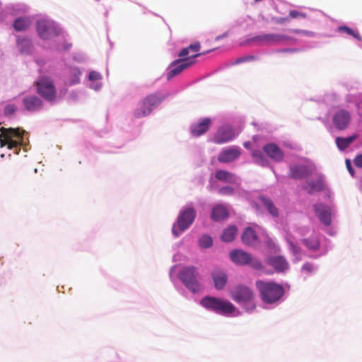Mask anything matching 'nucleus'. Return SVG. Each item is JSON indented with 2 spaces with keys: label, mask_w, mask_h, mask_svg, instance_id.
Returning a JSON list of instances; mask_svg holds the SVG:
<instances>
[{
  "label": "nucleus",
  "mask_w": 362,
  "mask_h": 362,
  "mask_svg": "<svg viewBox=\"0 0 362 362\" xmlns=\"http://www.w3.org/2000/svg\"><path fill=\"white\" fill-rule=\"evenodd\" d=\"M188 48L189 49V52H198L200 49V44L199 42L192 44L188 47Z\"/></svg>",
  "instance_id": "49"
},
{
  "label": "nucleus",
  "mask_w": 362,
  "mask_h": 362,
  "mask_svg": "<svg viewBox=\"0 0 362 362\" xmlns=\"http://www.w3.org/2000/svg\"><path fill=\"white\" fill-rule=\"evenodd\" d=\"M252 157L253 158L254 163L259 165H261L262 167L269 165V162L268 159L264 156V153L259 149L254 150L252 152Z\"/></svg>",
  "instance_id": "35"
},
{
  "label": "nucleus",
  "mask_w": 362,
  "mask_h": 362,
  "mask_svg": "<svg viewBox=\"0 0 362 362\" xmlns=\"http://www.w3.org/2000/svg\"><path fill=\"white\" fill-rule=\"evenodd\" d=\"M260 202L262 206L269 212V214L273 216H276L278 215V210L274 206L272 202L265 197H260L259 198Z\"/></svg>",
  "instance_id": "38"
},
{
  "label": "nucleus",
  "mask_w": 362,
  "mask_h": 362,
  "mask_svg": "<svg viewBox=\"0 0 362 362\" xmlns=\"http://www.w3.org/2000/svg\"><path fill=\"white\" fill-rule=\"evenodd\" d=\"M16 110V106L14 104H8L4 107V114L7 116L13 115Z\"/></svg>",
  "instance_id": "46"
},
{
  "label": "nucleus",
  "mask_w": 362,
  "mask_h": 362,
  "mask_svg": "<svg viewBox=\"0 0 362 362\" xmlns=\"http://www.w3.org/2000/svg\"><path fill=\"white\" fill-rule=\"evenodd\" d=\"M211 120L209 118H200L192 123L189 127L190 134L194 137H199L205 134L209 129Z\"/></svg>",
  "instance_id": "18"
},
{
  "label": "nucleus",
  "mask_w": 362,
  "mask_h": 362,
  "mask_svg": "<svg viewBox=\"0 0 362 362\" xmlns=\"http://www.w3.org/2000/svg\"><path fill=\"white\" fill-rule=\"evenodd\" d=\"M333 127L337 130H344L351 123V115L349 111L344 108H334L329 112Z\"/></svg>",
  "instance_id": "11"
},
{
  "label": "nucleus",
  "mask_w": 362,
  "mask_h": 362,
  "mask_svg": "<svg viewBox=\"0 0 362 362\" xmlns=\"http://www.w3.org/2000/svg\"><path fill=\"white\" fill-rule=\"evenodd\" d=\"M212 181H213V179H212V178H211V179H210V182L211 183V182H212Z\"/></svg>",
  "instance_id": "63"
},
{
  "label": "nucleus",
  "mask_w": 362,
  "mask_h": 362,
  "mask_svg": "<svg viewBox=\"0 0 362 362\" xmlns=\"http://www.w3.org/2000/svg\"><path fill=\"white\" fill-rule=\"evenodd\" d=\"M324 187V177L320 174H315L313 180H308L303 187L308 193L311 194L322 190Z\"/></svg>",
  "instance_id": "24"
},
{
  "label": "nucleus",
  "mask_w": 362,
  "mask_h": 362,
  "mask_svg": "<svg viewBox=\"0 0 362 362\" xmlns=\"http://www.w3.org/2000/svg\"><path fill=\"white\" fill-rule=\"evenodd\" d=\"M73 59L77 62H83L86 59V57L83 54L75 53L73 55Z\"/></svg>",
  "instance_id": "47"
},
{
  "label": "nucleus",
  "mask_w": 362,
  "mask_h": 362,
  "mask_svg": "<svg viewBox=\"0 0 362 362\" xmlns=\"http://www.w3.org/2000/svg\"><path fill=\"white\" fill-rule=\"evenodd\" d=\"M23 104L25 110L30 112H38L42 108V101L35 95H25Z\"/></svg>",
  "instance_id": "23"
},
{
  "label": "nucleus",
  "mask_w": 362,
  "mask_h": 362,
  "mask_svg": "<svg viewBox=\"0 0 362 362\" xmlns=\"http://www.w3.org/2000/svg\"><path fill=\"white\" fill-rule=\"evenodd\" d=\"M237 228L230 226L226 228L221 235V240L224 242H231L237 235Z\"/></svg>",
  "instance_id": "37"
},
{
  "label": "nucleus",
  "mask_w": 362,
  "mask_h": 362,
  "mask_svg": "<svg viewBox=\"0 0 362 362\" xmlns=\"http://www.w3.org/2000/svg\"><path fill=\"white\" fill-rule=\"evenodd\" d=\"M16 46L21 55H32L35 50L33 41L28 35H16Z\"/></svg>",
  "instance_id": "15"
},
{
  "label": "nucleus",
  "mask_w": 362,
  "mask_h": 362,
  "mask_svg": "<svg viewBox=\"0 0 362 362\" xmlns=\"http://www.w3.org/2000/svg\"><path fill=\"white\" fill-rule=\"evenodd\" d=\"M336 32L344 38H353L357 41L358 47L362 48V36L356 28H351L346 25H341L337 28Z\"/></svg>",
  "instance_id": "17"
},
{
  "label": "nucleus",
  "mask_w": 362,
  "mask_h": 362,
  "mask_svg": "<svg viewBox=\"0 0 362 362\" xmlns=\"http://www.w3.org/2000/svg\"><path fill=\"white\" fill-rule=\"evenodd\" d=\"M307 231H308V228H303L300 229L298 233H300V235H303L305 234V233Z\"/></svg>",
  "instance_id": "56"
},
{
  "label": "nucleus",
  "mask_w": 362,
  "mask_h": 362,
  "mask_svg": "<svg viewBox=\"0 0 362 362\" xmlns=\"http://www.w3.org/2000/svg\"><path fill=\"white\" fill-rule=\"evenodd\" d=\"M237 136L238 134L235 133L232 125L225 123L218 127L212 141L216 144H221L233 140Z\"/></svg>",
  "instance_id": "14"
},
{
  "label": "nucleus",
  "mask_w": 362,
  "mask_h": 362,
  "mask_svg": "<svg viewBox=\"0 0 362 362\" xmlns=\"http://www.w3.org/2000/svg\"><path fill=\"white\" fill-rule=\"evenodd\" d=\"M35 61L39 66H43L45 64V61L42 59L37 58Z\"/></svg>",
  "instance_id": "55"
},
{
  "label": "nucleus",
  "mask_w": 362,
  "mask_h": 362,
  "mask_svg": "<svg viewBox=\"0 0 362 362\" xmlns=\"http://www.w3.org/2000/svg\"><path fill=\"white\" fill-rule=\"evenodd\" d=\"M361 184H362V179H361Z\"/></svg>",
  "instance_id": "64"
},
{
  "label": "nucleus",
  "mask_w": 362,
  "mask_h": 362,
  "mask_svg": "<svg viewBox=\"0 0 362 362\" xmlns=\"http://www.w3.org/2000/svg\"><path fill=\"white\" fill-rule=\"evenodd\" d=\"M200 305L208 310L227 317L235 316V313H238L236 308L230 302L212 296L204 297L200 301Z\"/></svg>",
  "instance_id": "6"
},
{
  "label": "nucleus",
  "mask_w": 362,
  "mask_h": 362,
  "mask_svg": "<svg viewBox=\"0 0 362 362\" xmlns=\"http://www.w3.org/2000/svg\"><path fill=\"white\" fill-rule=\"evenodd\" d=\"M177 268V265L172 267L169 272V276L179 293L187 298V293L185 290L177 285V279H178L185 287L193 294L199 293L204 289V286L201 282L200 275L197 267L194 266L182 267L178 270L176 276L175 272Z\"/></svg>",
  "instance_id": "2"
},
{
  "label": "nucleus",
  "mask_w": 362,
  "mask_h": 362,
  "mask_svg": "<svg viewBox=\"0 0 362 362\" xmlns=\"http://www.w3.org/2000/svg\"><path fill=\"white\" fill-rule=\"evenodd\" d=\"M189 53V49L187 47L183 48L179 53L178 56L182 59H185V57L187 56Z\"/></svg>",
  "instance_id": "52"
},
{
  "label": "nucleus",
  "mask_w": 362,
  "mask_h": 362,
  "mask_svg": "<svg viewBox=\"0 0 362 362\" xmlns=\"http://www.w3.org/2000/svg\"><path fill=\"white\" fill-rule=\"evenodd\" d=\"M212 278L216 289H222L227 282V275L219 269H216L212 272Z\"/></svg>",
  "instance_id": "33"
},
{
  "label": "nucleus",
  "mask_w": 362,
  "mask_h": 362,
  "mask_svg": "<svg viewBox=\"0 0 362 362\" xmlns=\"http://www.w3.org/2000/svg\"><path fill=\"white\" fill-rule=\"evenodd\" d=\"M234 189L230 186L222 187L218 189V192L223 195H231L233 194Z\"/></svg>",
  "instance_id": "45"
},
{
  "label": "nucleus",
  "mask_w": 362,
  "mask_h": 362,
  "mask_svg": "<svg viewBox=\"0 0 362 362\" xmlns=\"http://www.w3.org/2000/svg\"><path fill=\"white\" fill-rule=\"evenodd\" d=\"M247 264H249L251 267L258 271H262L263 269V266L261 262L256 258H252L251 256L250 260V262H248Z\"/></svg>",
  "instance_id": "43"
},
{
  "label": "nucleus",
  "mask_w": 362,
  "mask_h": 362,
  "mask_svg": "<svg viewBox=\"0 0 362 362\" xmlns=\"http://www.w3.org/2000/svg\"><path fill=\"white\" fill-rule=\"evenodd\" d=\"M266 263L272 267L276 273H285L289 269L288 262L283 256L267 257Z\"/></svg>",
  "instance_id": "20"
},
{
  "label": "nucleus",
  "mask_w": 362,
  "mask_h": 362,
  "mask_svg": "<svg viewBox=\"0 0 362 362\" xmlns=\"http://www.w3.org/2000/svg\"><path fill=\"white\" fill-rule=\"evenodd\" d=\"M241 154V149L239 146H233L223 148L218 156L221 163H227L236 160Z\"/></svg>",
  "instance_id": "19"
},
{
  "label": "nucleus",
  "mask_w": 362,
  "mask_h": 362,
  "mask_svg": "<svg viewBox=\"0 0 362 362\" xmlns=\"http://www.w3.org/2000/svg\"><path fill=\"white\" fill-rule=\"evenodd\" d=\"M37 93L47 101L55 102L57 99L56 88L53 81L47 76H41L37 81Z\"/></svg>",
  "instance_id": "12"
},
{
  "label": "nucleus",
  "mask_w": 362,
  "mask_h": 362,
  "mask_svg": "<svg viewBox=\"0 0 362 362\" xmlns=\"http://www.w3.org/2000/svg\"><path fill=\"white\" fill-rule=\"evenodd\" d=\"M289 176L294 179H301L313 175L315 167L312 161L300 158L297 163L290 165Z\"/></svg>",
  "instance_id": "10"
},
{
  "label": "nucleus",
  "mask_w": 362,
  "mask_h": 362,
  "mask_svg": "<svg viewBox=\"0 0 362 362\" xmlns=\"http://www.w3.org/2000/svg\"><path fill=\"white\" fill-rule=\"evenodd\" d=\"M35 32L44 42V48L51 52H64L72 47L69 35L61 25L49 16H44L36 20Z\"/></svg>",
  "instance_id": "1"
},
{
  "label": "nucleus",
  "mask_w": 362,
  "mask_h": 362,
  "mask_svg": "<svg viewBox=\"0 0 362 362\" xmlns=\"http://www.w3.org/2000/svg\"><path fill=\"white\" fill-rule=\"evenodd\" d=\"M256 287L262 303V307L267 310L276 308L286 299V291L289 286L279 284L274 281L258 280Z\"/></svg>",
  "instance_id": "3"
},
{
  "label": "nucleus",
  "mask_w": 362,
  "mask_h": 362,
  "mask_svg": "<svg viewBox=\"0 0 362 362\" xmlns=\"http://www.w3.org/2000/svg\"><path fill=\"white\" fill-rule=\"evenodd\" d=\"M264 153L275 162H280L284 159V153L281 148L274 143H269L263 146Z\"/></svg>",
  "instance_id": "25"
},
{
  "label": "nucleus",
  "mask_w": 362,
  "mask_h": 362,
  "mask_svg": "<svg viewBox=\"0 0 362 362\" xmlns=\"http://www.w3.org/2000/svg\"><path fill=\"white\" fill-rule=\"evenodd\" d=\"M179 255L178 254H176L173 256V261H177V257Z\"/></svg>",
  "instance_id": "60"
},
{
  "label": "nucleus",
  "mask_w": 362,
  "mask_h": 362,
  "mask_svg": "<svg viewBox=\"0 0 362 362\" xmlns=\"http://www.w3.org/2000/svg\"><path fill=\"white\" fill-rule=\"evenodd\" d=\"M285 238L288 243V250L293 256V260L295 262L300 261L302 258L303 252L301 248L294 243L295 238L292 237L289 233H287Z\"/></svg>",
  "instance_id": "28"
},
{
  "label": "nucleus",
  "mask_w": 362,
  "mask_h": 362,
  "mask_svg": "<svg viewBox=\"0 0 362 362\" xmlns=\"http://www.w3.org/2000/svg\"><path fill=\"white\" fill-rule=\"evenodd\" d=\"M242 240L245 245L250 246L257 245L259 243L257 230L252 227L246 228L242 235Z\"/></svg>",
  "instance_id": "26"
},
{
  "label": "nucleus",
  "mask_w": 362,
  "mask_h": 362,
  "mask_svg": "<svg viewBox=\"0 0 362 362\" xmlns=\"http://www.w3.org/2000/svg\"><path fill=\"white\" fill-rule=\"evenodd\" d=\"M169 93H155L146 96L137 105L134 112L135 117L140 118L148 116L156 108L165 98Z\"/></svg>",
  "instance_id": "8"
},
{
  "label": "nucleus",
  "mask_w": 362,
  "mask_h": 362,
  "mask_svg": "<svg viewBox=\"0 0 362 362\" xmlns=\"http://www.w3.org/2000/svg\"><path fill=\"white\" fill-rule=\"evenodd\" d=\"M317 271V267L311 262L305 263L301 268V272L305 274L306 276H310Z\"/></svg>",
  "instance_id": "39"
},
{
  "label": "nucleus",
  "mask_w": 362,
  "mask_h": 362,
  "mask_svg": "<svg viewBox=\"0 0 362 362\" xmlns=\"http://www.w3.org/2000/svg\"><path fill=\"white\" fill-rule=\"evenodd\" d=\"M356 139V135L350 136L348 137H337L335 142L337 148L340 151H344Z\"/></svg>",
  "instance_id": "36"
},
{
  "label": "nucleus",
  "mask_w": 362,
  "mask_h": 362,
  "mask_svg": "<svg viewBox=\"0 0 362 362\" xmlns=\"http://www.w3.org/2000/svg\"><path fill=\"white\" fill-rule=\"evenodd\" d=\"M82 71L76 66H69L65 73L64 81L69 86L77 85L81 81Z\"/></svg>",
  "instance_id": "22"
},
{
  "label": "nucleus",
  "mask_w": 362,
  "mask_h": 362,
  "mask_svg": "<svg viewBox=\"0 0 362 362\" xmlns=\"http://www.w3.org/2000/svg\"><path fill=\"white\" fill-rule=\"evenodd\" d=\"M71 97L74 99H76V91H73L71 93Z\"/></svg>",
  "instance_id": "57"
},
{
  "label": "nucleus",
  "mask_w": 362,
  "mask_h": 362,
  "mask_svg": "<svg viewBox=\"0 0 362 362\" xmlns=\"http://www.w3.org/2000/svg\"><path fill=\"white\" fill-rule=\"evenodd\" d=\"M5 11L10 15L17 16L28 12L29 7L23 3L8 4L5 6Z\"/></svg>",
  "instance_id": "30"
},
{
  "label": "nucleus",
  "mask_w": 362,
  "mask_h": 362,
  "mask_svg": "<svg viewBox=\"0 0 362 362\" xmlns=\"http://www.w3.org/2000/svg\"><path fill=\"white\" fill-rule=\"evenodd\" d=\"M255 228H256V229H257V230H261V228H260L259 226H255Z\"/></svg>",
  "instance_id": "61"
},
{
  "label": "nucleus",
  "mask_w": 362,
  "mask_h": 362,
  "mask_svg": "<svg viewBox=\"0 0 362 362\" xmlns=\"http://www.w3.org/2000/svg\"><path fill=\"white\" fill-rule=\"evenodd\" d=\"M228 36V32H226L222 35L216 36L215 40H216V41H218V40H221V39L225 38Z\"/></svg>",
  "instance_id": "53"
},
{
  "label": "nucleus",
  "mask_w": 362,
  "mask_h": 362,
  "mask_svg": "<svg viewBox=\"0 0 362 362\" xmlns=\"http://www.w3.org/2000/svg\"><path fill=\"white\" fill-rule=\"evenodd\" d=\"M289 16L292 18H305L307 17L306 13L303 12H299L296 10H291L289 11Z\"/></svg>",
  "instance_id": "44"
},
{
  "label": "nucleus",
  "mask_w": 362,
  "mask_h": 362,
  "mask_svg": "<svg viewBox=\"0 0 362 362\" xmlns=\"http://www.w3.org/2000/svg\"><path fill=\"white\" fill-rule=\"evenodd\" d=\"M281 51L282 52H293L294 49H283Z\"/></svg>",
  "instance_id": "58"
},
{
  "label": "nucleus",
  "mask_w": 362,
  "mask_h": 362,
  "mask_svg": "<svg viewBox=\"0 0 362 362\" xmlns=\"http://www.w3.org/2000/svg\"><path fill=\"white\" fill-rule=\"evenodd\" d=\"M288 21V18H279L276 20V22L278 23H284L285 22Z\"/></svg>",
  "instance_id": "54"
},
{
  "label": "nucleus",
  "mask_w": 362,
  "mask_h": 362,
  "mask_svg": "<svg viewBox=\"0 0 362 362\" xmlns=\"http://www.w3.org/2000/svg\"><path fill=\"white\" fill-rule=\"evenodd\" d=\"M4 156H5V154H4V153L1 154V158H4Z\"/></svg>",
  "instance_id": "62"
},
{
  "label": "nucleus",
  "mask_w": 362,
  "mask_h": 362,
  "mask_svg": "<svg viewBox=\"0 0 362 362\" xmlns=\"http://www.w3.org/2000/svg\"><path fill=\"white\" fill-rule=\"evenodd\" d=\"M197 211L193 204L189 203L182 206L178 216L172 226V234L175 238L180 237L194 223Z\"/></svg>",
  "instance_id": "5"
},
{
  "label": "nucleus",
  "mask_w": 362,
  "mask_h": 362,
  "mask_svg": "<svg viewBox=\"0 0 362 362\" xmlns=\"http://www.w3.org/2000/svg\"><path fill=\"white\" fill-rule=\"evenodd\" d=\"M267 245L269 248H270L274 252L278 251V247L275 245L273 240L271 238H267Z\"/></svg>",
  "instance_id": "48"
},
{
  "label": "nucleus",
  "mask_w": 362,
  "mask_h": 362,
  "mask_svg": "<svg viewBox=\"0 0 362 362\" xmlns=\"http://www.w3.org/2000/svg\"><path fill=\"white\" fill-rule=\"evenodd\" d=\"M231 297L247 313H252L257 306L255 293L247 286L238 285L230 291Z\"/></svg>",
  "instance_id": "7"
},
{
  "label": "nucleus",
  "mask_w": 362,
  "mask_h": 362,
  "mask_svg": "<svg viewBox=\"0 0 362 362\" xmlns=\"http://www.w3.org/2000/svg\"><path fill=\"white\" fill-rule=\"evenodd\" d=\"M302 243L310 251H317L320 249V241L317 235H313L308 238L303 239Z\"/></svg>",
  "instance_id": "34"
},
{
  "label": "nucleus",
  "mask_w": 362,
  "mask_h": 362,
  "mask_svg": "<svg viewBox=\"0 0 362 362\" xmlns=\"http://www.w3.org/2000/svg\"><path fill=\"white\" fill-rule=\"evenodd\" d=\"M32 23L28 16H21L16 18L13 23V28L17 32H24L29 29Z\"/></svg>",
  "instance_id": "32"
},
{
  "label": "nucleus",
  "mask_w": 362,
  "mask_h": 362,
  "mask_svg": "<svg viewBox=\"0 0 362 362\" xmlns=\"http://www.w3.org/2000/svg\"><path fill=\"white\" fill-rule=\"evenodd\" d=\"M296 40L288 35L277 34V33H267L259 35L251 38L247 39L245 42H241V45L249 44L252 42H257L259 45L278 44L280 42H295Z\"/></svg>",
  "instance_id": "9"
},
{
  "label": "nucleus",
  "mask_w": 362,
  "mask_h": 362,
  "mask_svg": "<svg viewBox=\"0 0 362 362\" xmlns=\"http://www.w3.org/2000/svg\"><path fill=\"white\" fill-rule=\"evenodd\" d=\"M216 177L218 180L223 181L229 184L240 185V179L235 175L229 173L226 170H219L216 173Z\"/></svg>",
  "instance_id": "29"
},
{
  "label": "nucleus",
  "mask_w": 362,
  "mask_h": 362,
  "mask_svg": "<svg viewBox=\"0 0 362 362\" xmlns=\"http://www.w3.org/2000/svg\"><path fill=\"white\" fill-rule=\"evenodd\" d=\"M230 257L232 262L240 265L247 264L250 260V254L241 250H235L230 252Z\"/></svg>",
  "instance_id": "27"
},
{
  "label": "nucleus",
  "mask_w": 362,
  "mask_h": 362,
  "mask_svg": "<svg viewBox=\"0 0 362 362\" xmlns=\"http://www.w3.org/2000/svg\"><path fill=\"white\" fill-rule=\"evenodd\" d=\"M289 32L296 34H300L308 37H314L317 36L315 33L305 30L291 29Z\"/></svg>",
  "instance_id": "42"
},
{
  "label": "nucleus",
  "mask_w": 362,
  "mask_h": 362,
  "mask_svg": "<svg viewBox=\"0 0 362 362\" xmlns=\"http://www.w3.org/2000/svg\"><path fill=\"white\" fill-rule=\"evenodd\" d=\"M259 59V57L258 56H256V55H246V56L238 57L235 61L231 62L230 64L231 65H237V64H241V63L257 61Z\"/></svg>",
  "instance_id": "40"
},
{
  "label": "nucleus",
  "mask_w": 362,
  "mask_h": 362,
  "mask_svg": "<svg viewBox=\"0 0 362 362\" xmlns=\"http://www.w3.org/2000/svg\"><path fill=\"white\" fill-rule=\"evenodd\" d=\"M354 163L358 168H362V154L358 155L354 158Z\"/></svg>",
  "instance_id": "50"
},
{
  "label": "nucleus",
  "mask_w": 362,
  "mask_h": 362,
  "mask_svg": "<svg viewBox=\"0 0 362 362\" xmlns=\"http://www.w3.org/2000/svg\"><path fill=\"white\" fill-rule=\"evenodd\" d=\"M205 53H198L193 55L192 57H187L185 59H180L173 61L168 67L166 71V78L168 81L171 80L173 77L180 74L183 70L188 68L194 63V59Z\"/></svg>",
  "instance_id": "13"
},
{
  "label": "nucleus",
  "mask_w": 362,
  "mask_h": 362,
  "mask_svg": "<svg viewBox=\"0 0 362 362\" xmlns=\"http://www.w3.org/2000/svg\"><path fill=\"white\" fill-rule=\"evenodd\" d=\"M228 216V210L223 204H217L211 210V218L214 221H218Z\"/></svg>",
  "instance_id": "31"
},
{
  "label": "nucleus",
  "mask_w": 362,
  "mask_h": 362,
  "mask_svg": "<svg viewBox=\"0 0 362 362\" xmlns=\"http://www.w3.org/2000/svg\"><path fill=\"white\" fill-rule=\"evenodd\" d=\"M250 145V142H245L244 143V146L245 148H248V146Z\"/></svg>",
  "instance_id": "59"
},
{
  "label": "nucleus",
  "mask_w": 362,
  "mask_h": 362,
  "mask_svg": "<svg viewBox=\"0 0 362 362\" xmlns=\"http://www.w3.org/2000/svg\"><path fill=\"white\" fill-rule=\"evenodd\" d=\"M346 168L349 171V173H350V175L354 177V169L351 166V161L349 160V159H346Z\"/></svg>",
  "instance_id": "51"
},
{
  "label": "nucleus",
  "mask_w": 362,
  "mask_h": 362,
  "mask_svg": "<svg viewBox=\"0 0 362 362\" xmlns=\"http://www.w3.org/2000/svg\"><path fill=\"white\" fill-rule=\"evenodd\" d=\"M0 132V147L6 146L8 150H13V153L16 155L19 153L21 146L25 151H28L27 141L24 138L26 132L23 129L1 127Z\"/></svg>",
  "instance_id": "4"
},
{
  "label": "nucleus",
  "mask_w": 362,
  "mask_h": 362,
  "mask_svg": "<svg viewBox=\"0 0 362 362\" xmlns=\"http://www.w3.org/2000/svg\"><path fill=\"white\" fill-rule=\"evenodd\" d=\"M213 240L211 236L204 235L199 239V245L202 248H209L212 245Z\"/></svg>",
  "instance_id": "41"
},
{
  "label": "nucleus",
  "mask_w": 362,
  "mask_h": 362,
  "mask_svg": "<svg viewBox=\"0 0 362 362\" xmlns=\"http://www.w3.org/2000/svg\"><path fill=\"white\" fill-rule=\"evenodd\" d=\"M103 76L100 72L90 71L85 79L86 86L95 91H100L103 88Z\"/></svg>",
  "instance_id": "21"
},
{
  "label": "nucleus",
  "mask_w": 362,
  "mask_h": 362,
  "mask_svg": "<svg viewBox=\"0 0 362 362\" xmlns=\"http://www.w3.org/2000/svg\"><path fill=\"white\" fill-rule=\"evenodd\" d=\"M313 209L322 223L325 226L331 224L332 218L334 216V210L331 206L317 203L313 206Z\"/></svg>",
  "instance_id": "16"
}]
</instances>
